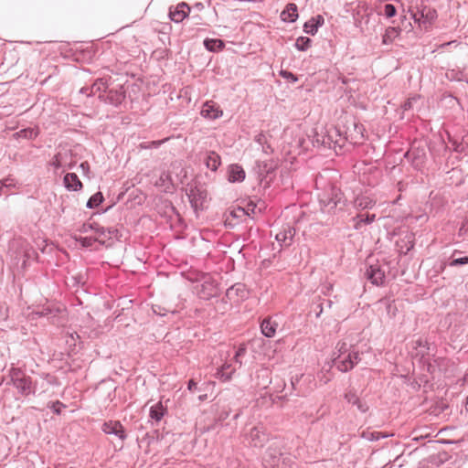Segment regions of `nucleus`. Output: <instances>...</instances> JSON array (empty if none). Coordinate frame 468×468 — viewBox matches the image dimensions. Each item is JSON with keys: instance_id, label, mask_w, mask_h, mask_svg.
<instances>
[{"instance_id": "1", "label": "nucleus", "mask_w": 468, "mask_h": 468, "mask_svg": "<svg viewBox=\"0 0 468 468\" xmlns=\"http://www.w3.org/2000/svg\"><path fill=\"white\" fill-rule=\"evenodd\" d=\"M286 468L287 463L290 462L289 457L283 456L282 452V441L275 438L265 450L262 455V465L264 468H280V463Z\"/></svg>"}, {"instance_id": "2", "label": "nucleus", "mask_w": 468, "mask_h": 468, "mask_svg": "<svg viewBox=\"0 0 468 468\" xmlns=\"http://www.w3.org/2000/svg\"><path fill=\"white\" fill-rule=\"evenodd\" d=\"M9 376L12 384L21 395L27 396L30 393H36V385H32L30 377L27 376L20 368L12 367Z\"/></svg>"}, {"instance_id": "3", "label": "nucleus", "mask_w": 468, "mask_h": 468, "mask_svg": "<svg viewBox=\"0 0 468 468\" xmlns=\"http://www.w3.org/2000/svg\"><path fill=\"white\" fill-rule=\"evenodd\" d=\"M343 198V193L336 186H331L329 189L319 197L323 212L331 213L337 207Z\"/></svg>"}, {"instance_id": "4", "label": "nucleus", "mask_w": 468, "mask_h": 468, "mask_svg": "<svg viewBox=\"0 0 468 468\" xmlns=\"http://www.w3.org/2000/svg\"><path fill=\"white\" fill-rule=\"evenodd\" d=\"M271 439L270 433L267 432L265 427L257 425L252 427L246 434V440L251 447L261 448Z\"/></svg>"}, {"instance_id": "5", "label": "nucleus", "mask_w": 468, "mask_h": 468, "mask_svg": "<svg viewBox=\"0 0 468 468\" xmlns=\"http://www.w3.org/2000/svg\"><path fill=\"white\" fill-rule=\"evenodd\" d=\"M308 138L312 142L314 147H331L333 142L331 135L328 134L326 129L323 126H316L311 130Z\"/></svg>"}, {"instance_id": "6", "label": "nucleus", "mask_w": 468, "mask_h": 468, "mask_svg": "<svg viewBox=\"0 0 468 468\" xmlns=\"http://www.w3.org/2000/svg\"><path fill=\"white\" fill-rule=\"evenodd\" d=\"M360 361L358 351L352 350L342 357H335L334 362L338 370L347 372L351 370Z\"/></svg>"}, {"instance_id": "7", "label": "nucleus", "mask_w": 468, "mask_h": 468, "mask_svg": "<svg viewBox=\"0 0 468 468\" xmlns=\"http://www.w3.org/2000/svg\"><path fill=\"white\" fill-rule=\"evenodd\" d=\"M191 207L195 211L202 209L203 205L207 199V191L197 186H191L186 193Z\"/></svg>"}, {"instance_id": "8", "label": "nucleus", "mask_w": 468, "mask_h": 468, "mask_svg": "<svg viewBox=\"0 0 468 468\" xmlns=\"http://www.w3.org/2000/svg\"><path fill=\"white\" fill-rule=\"evenodd\" d=\"M294 235V228L291 225H284L278 232H276L275 239L281 247L287 248L292 245Z\"/></svg>"}, {"instance_id": "9", "label": "nucleus", "mask_w": 468, "mask_h": 468, "mask_svg": "<svg viewBox=\"0 0 468 468\" xmlns=\"http://www.w3.org/2000/svg\"><path fill=\"white\" fill-rule=\"evenodd\" d=\"M218 291L217 283L212 281L211 278H207L200 284V287L197 290V294L201 299L209 300L218 294Z\"/></svg>"}, {"instance_id": "10", "label": "nucleus", "mask_w": 468, "mask_h": 468, "mask_svg": "<svg viewBox=\"0 0 468 468\" xmlns=\"http://www.w3.org/2000/svg\"><path fill=\"white\" fill-rule=\"evenodd\" d=\"M200 114L206 119L216 120L223 115V112L215 101H207L202 106Z\"/></svg>"}, {"instance_id": "11", "label": "nucleus", "mask_w": 468, "mask_h": 468, "mask_svg": "<svg viewBox=\"0 0 468 468\" xmlns=\"http://www.w3.org/2000/svg\"><path fill=\"white\" fill-rule=\"evenodd\" d=\"M367 279L374 285H381L385 281V271L378 264L369 265L365 273Z\"/></svg>"}, {"instance_id": "12", "label": "nucleus", "mask_w": 468, "mask_h": 468, "mask_svg": "<svg viewBox=\"0 0 468 468\" xmlns=\"http://www.w3.org/2000/svg\"><path fill=\"white\" fill-rule=\"evenodd\" d=\"M20 255L22 257V268L27 267V263L29 261H34L37 258V252L35 249L27 241H21L19 243V250L17 251V256Z\"/></svg>"}, {"instance_id": "13", "label": "nucleus", "mask_w": 468, "mask_h": 468, "mask_svg": "<svg viewBox=\"0 0 468 468\" xmlns=\"http://www.w3.org/2000/svg\"><path fill=\"white\" fill-rule=\"evenodd\" d=\"M190 7L187 4L182 2L178 4L175 8L170 7L169 17L175 23L182 22L189 14Z\"/></svg>"}, {"instance_id": "14", "label": "nucleus", "mask_w": 468, "mask_h": 468, "mask_svg": "<svg viewBox=\"0 0 468 468\" xmlns=\"http://www.w3.org/2000/svg\"><path fill=\"white\" fill-rule=\"evenodd\" d=\"M102 431L106 434L115 435L122 441L126 439L124 428L122 427L120 421L110 420L108 422H105L102 426Z\"/></svg>"}, {"instance_id": "15", "label": "nucleus", "mask_w": 468, "mask_h": 468, "mask_svg": "<svg viewBox=\"0 0 468 468\" xmlns=\"http://www.w3.org/2000/svg\"><path fill=\"white\" fill-rule=\"evenodd\" d=\"M69 157V152H58L50 162V165L53 166L56 170L58 169H71L73 164L71 162H64V158Z\"/></svg>"}, {"instance_id": "16", "label": "nucleus", "mask_w": 468, "mask_h": 468, "mask_svg": "<svg viewBox=\"0 0 468 468\" xmlns=\"http://www.w3.org/2000/svg\"><path fill=\"white\" fill-rule=\"evenodd\" d=\"M204 163L207 169L216 172L221 165V158L215 151H208L205 154Z\"/></svg>"}, {"instance_id": "17", "label": "nucleus", "mask_w": 468, "mask_h": 468, "mask_svg": "<svg viewBox=\"0 0 468 468\" xmlns=\"http://www.w3.org/2000/svg\"><path fill=\"white\" fill-rule=\"evenodd\" d=\"M278 327V323L272 317L263 319L261 324V330L264 336L271 338L275 335Z\"/></svg>"}, {"instance_id": "18", "label": "nucleus", "mask_w": 468, "mask_h": 468, "mask_svg": "<svg viewBox=\"0 0 468 468\" xmlns=\"http://www.w3.org/2000/svg\"><path fill=\"white\" fill-rule=\"evenodd\" d=\"M345 399L356 407V409L362 412L366 413L368 410V406L367 403L363 402L353 390H348L344 395Z\"/></svg>"}, {"instance_id": "19", "label": "nucleus", "mask_w": 468, "mask_h": 468, "mask_svg": "<svg viewBox=\"0 0 468 468\" xmlns=\"http://www.w3.org/2000/svg\"><path fill=\"white\" fill-rule=\"evenodd\" d=\"M228 174V179L231 183L242 182L246 176L244 169L238 164L230 165Z\"/></svg>"}, {"instance_id": "20", "label": "nucleus", "mask_w": 468, "mask_h": 468, "mask_svg": "<svg viewBox=\"0 0 468 468\" xmlns=\"http://www.w3.org/2000/svg\"><path fill=\"white\" fill-rule=\"evenodd\" d=\"M298 18V8L293 3L286 5V8L281 13V19L283 22L292 23Z\"/></svg>"}, {"instance_id": "21", "label": "nucleus", "mask_w": 468, "mask_h": 468, "mask_svg": "<svg viewBox=\"0 0 468 468\" xmlns=\"http://www.w3.org/2000/svg\"><path fill=\"white\" fill-rule=\"evenodd\" d=\"M63 182L65 187L70 191H78L82 187V184L75 173L66 174Z\"/></svg>"}, {"instance_id": "22", "label": "nucleus", "mask_w": 468, "mask_h": 468, "mask_svg": "<svg viewBox=\"0 0 468 468\" xmlns=\"http://www.w3.org/2000/svg\"><path fill=\"white\" fill-rule=\"evenodd\" d=\"M18 188L19 184L12 176H8L4 179L0 180V197L2 195H9V192L11 190Z\"/></svg>"}, {"instance_id": "23", "label": "nucleus", "mask_w": 468, "mask_h": 468, "mask_svg": "<svg viewBox=\"0 0 468 468\" xmlns=\"http://www.w3.org/2000/svg\"><path fill=\"white\" fill-rule=\"evenodd\" d=\"M376 202L367 196H357L353 201V207L357 210L373 208Z\"/></svg>"}, {"instance_id": "24", "label": "nucleus", "mask_w": 468, "mask_h": 468, "mask_svg": "<svg viewBox=\"0 0 468 468\" xmlns=\"http://www.w3.org/2000/svg\"><path fill=\"white\" fill-rule=\"evenodd\" d=\"M236 368L231 364L224 363L220 367L217 369L215 377L221 381H228L231 378Z\"/></svg>"}, {"instance_id": "25", "label": "nucleus", "mask_w": 468, "mask_h": 468, "mask_svg": "<svg viewBox=\"0 0 468 468\" xmlns=\"http://www.w3.org/2000/svg\"><path fill=\"white\" fill-rule=\"evenodd\" d=\"M166 412V409L159 401L150 408V418L155 421H160Z\"/></svg>"}, {"instance_id": "26", "label": "nucleus", "mask_w": 468, "mask_h": 468, "mask_svg": "<svg viewBox=\"0 0 468 468\" xmlns=\"http://www.w3.org/2000/svg\"><path fill=\"white\" fill-rule=\"evenodd\" d=\"M204 46L208 51L216 52L222 50L225 44L221 39L206 38L204 40Z\"/></svg>"}, {"instance_id": "27", "label": "nucleus", "mask_w": 468, "mask_h": 468, "mask_svg": "<svg viewBox=\"0 0 468 468\" xmlns=\"http://www.w3.org/2000/svg\"><path fill=\"white\" fill-rule=\"evenodd\" d=\"M414 17H415V20H417V19H419V20L420 19H423V22L431 23L437 17V13L432 8L423 7L420 11V18H417V14L414 15Z\"/></svg>"}, {"instance_id": "28", "label": "nucleus", "mask_w": 468, "mask_h": 468, "mask_svg": "<svg viewBox=\"0 0 468 468\" xmlns=\"http://www.w3.org/2000/svg\"><path fill=\"white\" fill-rule=\"evenodd\" d=\"M233 294L245 298L247 295L245 285L242 283H236L227 291V296L231 297Z\"/></svg>"}, {"instance_id": "29", "label": "nucleus", "mask_w": 468, "mask_h": 468, "mask_svg": "<svg viewBox=\"0 0 468 468\" xmlns=\"http://www.w3.org/2000/svg\"><path fill=\"white\" fill-rule=\"evenodd\" d=\"M106 89H107V81L104 80L103 79H99L90 87V92L89 94H92V96H95L98 94V96L101 97V92L105 91Z\"/></svg>"}, {"instance_id": "30", "label": "nucleus", "mask_w": 468, "mask_h": 468, "mask_svg": "<svg viewBox=\"0 0 468 468\" xmlns=\"http://www.w3.org/2000/svg\"><path fill=\"white\" fill-rule=\"evenodd\" d=\"M58 311V310L54 309V308H52L50 306H44L39 311L32 312L31 315H32V318H35V317H48V316H51V315H55V314Z\"/></svg>"}, {"instance_id": "31", "label": "nucleus", "mask_w": 468, "mask_h": 468, "mask_svg": "<svg viewBox=\"0 0 468 468\" xmlns=\"http://www.w3.org/2000/svg\"><path fill=\"white\" fill-rule=\"evenodd\" d=\"M312 40L307 37H299L295 41V48L300 51L307 50L311 46Z\"/></svg>"}, {"instance_id": "32", "label": "nucleus", "mask_w": 468, "mask_h": 468, "mask_svg": "<svg viewBox=\"0 0 468 468\" xmlns=\"http://www.w3.org/2000/svg\"><path fill=\"white\" fill-rule=\"evenodd\" d=\"M102 201L103 196L101 192H97L90 197L86 206L88 208H94L97 207Z\"/></svg>"}, {"instance_id": "33", "label": "nucleus", "mask_w": 468, "mask_h": 468, "mask_svg": "<svg viewBox=\"0 0 468 468\" xmlns=\"http://www.w3.org/2000/svg\"><path fill=\"white\" fill-rule=\"evenodd\" d=\"M74 239L76 241H78L82 247H91L94 242H96L98 240V238H94V237H81V236H77L76 234L74 235Z\"/></svg>"}, {"instance_id": "34", "label": "nucleus", "mask_w": 468, "mask_h": 468, "mask_svg": "<svg viewBox=\"0 0 468 468\" xmlns=\"http://www.w3.org/2000/svg\"><path fill=\"white\" fill-rule=\"evenodd\" d=\"M303 31L307 34H310L312 36L315 35L318 31L317 26L313 22V20L310 18L308 21H306L303 25Z\"/></svg>"}, {"instance_id": "35", "label": "nucleus", "mask_w": 468, "mask_h": 468, "mask_svg": "<svg viewBox=\"0 0 468 468\" xmlns=\"http://www.w3.org/2000/svg\"><path fill=\"white\" fill-rule=\"evenodd\" d=\"M397 35H398V30L396 27H388L386 30L385 35L383 36V43L388 44L389 42L392 41L393 36L395 37Z\"/></svg>"}, {"instance_id": "36", "label": "nucleus", "mask_w": 468, "mask_h": 468, "mask_svg": "<svg viewBox=\"0 0 468 468\" xmlns=\"http://www.w3.org/2000/svg\"><path fill=\"white\" fill-rule=\"evenodd\" d=\"M335 348L338 353L336 357H342L343 356L346 355L348 352L352 351V350H349L347 345L345 342H338Z\"/></svg>"}, {"instance_id": "37", "label": "nucleus", "mask_w": 468, "mask_h": 468, "mask_svg": "<svg viewBox=\"0 0 468 468\" xmlns=\"http://www.w3.org/2000/svg\"><path fill=\"white\" fill-rule=\"evenodd\" d=\"M95 228H96V223L86 222V223L81 224L77 229V231L80 232V233H88V232H90L91 230L94 231Z\"/></svg>"}, {"instance_id": "38", "label": "nucleus", "mask_w": 468, "mask_h": 468, "mask_svg": "<svg viewBox=\"0 0 468 468\" xmlns=\"http://www.w3.org/2000/svg\"><path fill=\"white\" fill-rule=\"evenodd\" d=\"M94 232H95V237L94 238H98L97 241L104 243V240H101L100 239L102 238V237L106 238V236H107V234H106V228L101 227L99 224L96 223V228H95Z\"/></svg>"}, {"instance_id": "39", "label": "nucleus", "mask_w": 468, "mask_h": 468, "mask_svg": "<svg viewBox=\"0 0 468 468\" xmlns=\"http://www.w3.org/2000/svg\"><path fill=\"white\" fill-rule=\"evenodd\" d=\"M468 264V256L454 258L449 262V266L456 267Z\"/></svg>"}, {"instance_id": "40", "label": "nucleus", "mask_w": 468, "mask_h": 468, "mask_svg": "<svg viewBox=\"0 0 468 468\" xmlns=\"http://www.w3.org/2000/svg\"><path fill=\"white\" fill-rule=\"evenodd\" d=\"M246 350H247L246 346L244 345H241V346H239V348L235 352L234 360L239 366H241V364H242L241 361L239 360V357L245 355Z\"/></svg>"}, {"instance_id": "41", "label": "nucleus", "mask_w": 468, "mask_h": 468, "mask_svg": "<svg viewBox=\"0 0 468 468\" xmlns=\"http://www.w3.org/2000/svg\"><path fill=\"white\" fill-rule=\"evenodd\" d=\"M397 13L396 7L391 4H387L384 6V15L388 17H393Z\"/></svg>"}, {"instance_id": "42", "label": "nucleus", "mask_w": 468, "mask_h": 468, "mask_svg": "<svg viewBox=\"0 0 468 468\" xmlns=\"http://www.w3.org/2000/svg\"><path fill=\"white\" fill-rule=\"evenodd\" d=\"M459 236L463 239H468V219L463 222L459 229Z\"/></svg>"}, {"instance_id": "43", "label": "nucleus", "mask_w": 468, "mask_h": 468, "mask_svg": "<svg viewBox=\"0 0 468 468\" xmlns=\"http://www.w3.org/2000/svg\"><path fill=\"white\" fill-rule=\"evenodd\" d=\"M359 216L361 217V219H362V222L364 223V225L371 224L376 219L375 214H359Z\"/></svg>"}, {"instance_id": "44", "label": "nucleus", "mask_w": 468, "mask_h": 468, "mask_svg": "<svg viewBox=\"0 0 468 468\" xmlns=\"http://www.w3.org/2000/svg\"><path fill=\"white\" fill-rule=\"evenodd\" d=\"M168 138H165L164 140H159V141H152L151 143H149V144H141V147L142 148H145V149H148V148H151V147H154V148H157L159 147L163 143H165V141H167Z\"/></svg>"}, {"instance_id": "45", "label": "nucleus", "mask_w": 468, "mask_h": 468, "mask_svg": "<svg viewBox=\"0 0 468 468\" xmlns=\"http://www.w3.org/2000/svg\"><path fill=\"white\" fill-rule=\"evenodd\" d=\"M352 222H353V227L356 230H360L362 229V226L364 225L359 214L356 215V217L352 218Z\"/></svg>"}, {"instance_id": "46", "label": "nucleus", "mask_w": 468, "mask_h": 468, "mask_svg": "<svg viewBox=\"0 0 468 468\" xmlns=\"http://www.w3.org/2000/svg\"><path fill=\"white\" fill-rule=\"evenodd\" d=\"M50 408L52 409L53 412H55L56 414H60L61 409L65 408V405L62 402L57 400V401L51 403Z\"/></svg>"}, {"instance_id": "47", "label": "nucleus", "mask_w": 468, "mask_h": 468, "mask_svg": "<svg viewBox=\"0 0 468 468\" xmlns=\"http://www.w3.org/2000/svg\"><path fill=\"white\" fill-rule=\"evenodd\" d=\"M281 75L286 79V80H289L292 82H296L298 80V78L292 72L290 71H287V70H282L281 71Z\"/></svg>"}, {"instance_id": "48", "label": "nucleus", "mask_w": 468, "mask_h": 468, "mask_svg": "<svg viewBox=\"0 0 468 468\" xmlns=\"http://www.w3.org/2000/svg\"><path fill=\"white\" fill-rule=\"evenodd\" d=\"M254 141L262 147L264 144H266L267 138L265 134L259 133L255 136Z\"/></svg>"}, {"instance_id": "49", "label": "nucleus", "mask_w": 468, "mask_h": 468, "mask_svg": "<svg viewBox=\"0 0 468 468\" xmlns=\"http://www.w3.org/2000/svg\"><path fill=\"white\" fill-rule=\"evenodd\" d=\"M311 19L315 24V26H317L318 28L320 27H322L324 23V18L322 15H317L315 16H313V17H311Z\"/></svg>"}, {"instance_id": "50", "label": "nucleus", "mask_w": 468, "mask_h": 468, "mask_svg": "<svg viewBox=\"0 0 468 468\" xmlns=\"http://www.w3.org/2000/svg\"><path fill=\"white\" fill-rule=\"evenodd\" d=\"M416 101V98H415V97H413V98H410L408 101H406L404 102V104L402 105L403 110H404V111H408V110L411 109V107H412V103H413V101Z\"/></svg>"}, {"instance_id": "51", "label": "nucleus", "mask_w": 468, "mask_h": 468, "mask_svg": "<svg viewBox=\"0 0 468 468\" xmlns=\"http://www.w3.org/2000/svg\"><path fill=\"white\" fill-rule=\"evenodd\" d=\"M262 152L266 154H271L273 153V149L272 147L271 146V144H268V142L266 141V144H264L262 147Z\"/></svg>"}, {"instance_id": "52", "label": "nucleus", "mask_w": 468, "mask_h": 468, "mask_svg": "<svg viewBox=\"0 0 468 468\" xmlns=\"http://www.w3.org/2000/svg\"><path fill=\"white\" fill-rule=\"evenodd\" d=\"M106 238L112 239L113 236H116L117 229H106Z\"/></svg>"}, {"instance_id": "53", "label": "nucleus", "mask_w": 468, "mask_h": 468, "mask_svg": "<svg viewBox=\"0 0 468 468\" xmlns=\"http://www.w3.org/2000/svg\"><path fill=\"white\" fill-rule=\"evenodd\" d=\"M187 388L190 391H193L197 388V382H195L193 379L188 381Z\"/></svg>"}, {"instance_id": "54", "label": "nucleus", "mask_w": 468, "mask_h": 468, "mask_svg": "<svg viewBox=\"0 0 468 468\" xmlns=\"http://www.w3.org/2000/svg\"><path fill=\"white\" fill-rule=\"evenodd\" d=\"M80 167L81 168V170L84 172V173H88L89 172V169H90V165L88 164V162H83L80 164Z\"/></svg>"}, {"instance_id": "55", "label": "nucleus", "mask_w": 468, "mask_h": 468, "mask_svg": "<svg viewBox=\"0 0 468 468\" xmlns=\"http://www.w3.org/2000/svg\"><path fill=\"white\" fill-rule=\"evenodd\" d=\"M7 318L6 313L4 311L3 305L0 304V320H5Z\"/></svg>"}, {"instance_id": "56", "label": "nucleus", "mask_w": 468, "mask_h": 468, "mask_svg": "<svg viewBox=\"0 0 468 468\" xmlns=\"http://www.w3.org/2000/svg\"><path fill=\"white\" fill-rule=\"evenodd\" d=\"M80 93L85 94L87 96H91L92 94H89L90 92V88H81L80 90Z\"/></svg>"}, {"instance_id": "57", "label": "nucleus", "mask_w": 468, "mask_h": 468, "mask_svg": "<svg viewBox=\"0 0 468 468\" xmlns=\"http://www.w3.org/2000/svg\"><path fill=\"white\" fill-rule=\"evenodd\" d=\"M46 380L48 384H54L55 378L53 377H50L49 375L46 376Z\"/></svg>"}, {"instance_id": "58", "label": "nucleus", "mask_w": 468, "mask_h": 468, "mask_svg": "<svg viewBox=\"0 0 468 468\" xmlns=\"http://www.w3.org/2000/svg\"><path fill=\"white\" fill-rule=\"evenodd\" d=\"M325 306L327 308H331L333 306V301L332 300H326L325 301Z\"/></svg>"}, {"instance_id": "59", "label": "nucleus", "mask_w": 468, "mask_h": 468, "mask_svg": "<svg viewBox=\"0 0 468 468\" xmlns=\"http://www.w3.org/2000/svg\"><path fill=\"white\" fill-rule=\"evenodd\" d=\"M303 143H304L303 139H299V141L297 143V146L298 147H303Z\"/></svg>"}, {"instance_id": "60", "label": "nucleus", "mask_w": 468, "mask_h": 468, "mask_svg": "<svg viewBox=\"0 0 468 468\" xmlns=\"http://www.w3.org/2000/svg\"><path fill=\"white\" fill-rule=\"evenodd\" d=\"M415 343H416L417 346H421L423 345V340L422 339H418Z\"/></svg>"}, {"instance_id": "61", "label": "nucleus", "mask_w": 468, "mask_h": 468, "mask_svg": "<svg viewBox=\"0 0 468 468\" xmlns=\"http://www.w3.org/2000/svg\"><path fill=\"white\" fill-rule=\"evenodd\" d=\"M228 416H229V413H228V412H225V413H221L220 418H221L222 420H225V419H227V418H228Z\"/></svg>"}, {"instance_id": "62", "label": "nucleus", "mask_w": 468, "mask_h": 468, "mask_svg": "<svg viewBox=\"0 0 468 468\" xmlns=\"http://www.w3.org/2000/svg\"><path fill=\"white\" fill-rule=\"evenodd\" d=\"M319 307H320V311L316 314L317 317H319L320 314L323 313V306H322V304H320Z\"/></svg>"}, {"instance_id": "63", "label": "nucleus", "mask_w": 468, "mask_h": 468, "mask_svg": "<svg viewBox=\"0 0 468 468\" xmlns=\"http://www.w3.org/2000/svg\"><path fill=\"white\" fill-rule=\"evenodd\" d=\"M239 417V413L235 414L234 420H237Z\"/></svg>"}, {"instance_id": "64", "label": "nucleus", "mask_w": 468, "mask_h": 468, "mask_svg": "<svg viewBox=\"0 0 468 468\" xmlns=\"http://www.w3.org/2000/svg\"><path fill=\"white\" fill-rule=\"evenodd\" d=\"M69 156L68 158H64V162H69Z\"/></svg>"}]
</instances>
